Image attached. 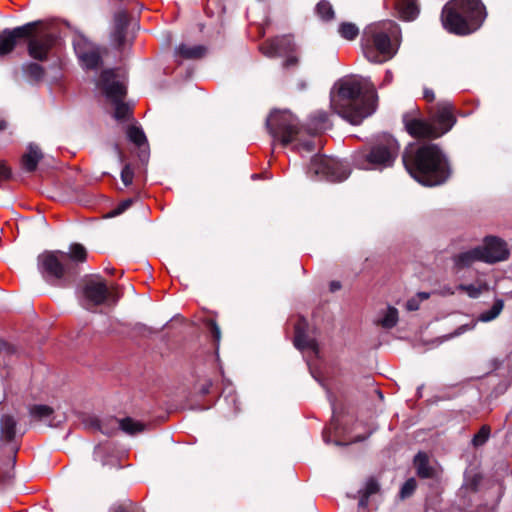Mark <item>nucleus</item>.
<instances>
[{"label":"nucleus","mask_w":512,"mask_h":512,"mask_svg":"<svg viewBox=\"0 0 512 512\" xmlns=\"http://www.w3.org/2000/svg\"><path fill=\"white\" fill-rule=\"evenodd\" d=\"M82 292L87 305L92 307L101 306L112 297L107 283L99 274L90 275L84 279Z\"/></svg>","instance_id":"11"},{"label":"nucleus","mask_w":512,"mask_h":512,"mask_svg":"<svg viewBox=\"0 0 512 512\" xmlns=\"http://www.w3.org/2000/svg\"><path fill=\"white\" fill-rule=\"evenodd\" d=\"M69 258L63 251H44L37 258L38 270L49 283L60 286H71L77 279V271L68 263Z\"/></svg>","instance_id":"8"},{"label":"nucleus","mask_w":512,"mask_h":512,"mask_svg":"<svg viewBox=\"0 0 512 512\" xmlns=\"http://www.w3.org/2000/svg\"><path fill=\"white\" fill-rule=\"evenodd\" d=\"M338 32L342 38L352 41L358 37L359 28L352 22H342L339 25Z\"/></svg>","instance_id":"35"},{"label":"nucleus","mask_w":512,"mask_h":512,"mask_svg":"<svg viewBox=\"0 0 512 512\" xmlns=\"http://www.w3.org/2000/svg\"><path fill=\"white\" fill-rule=\"evenodd\" d=\"M402 162L410 176L424 186L442 185L452 175L450 162L437 144L407 147Z\"/></svg>","instance_id":"1"},{"label":"nucleus","mask_w":512,"mask_h":512,"mask_svg":"<svg viewBox=\"0 0 512 512\" xmlns=\"http://www.w3.org/2000/svg\"><path fill=\"white\" fill-rule=\"evenodd\" d=\"M413 467L421 479H432L436 476L435 468L430 464L428 453L419 451L413 458Z\"/></svg>","instance_id":"20"},{"label":"nucleus","mask_w":512,"mask_h":512,"mask_svg":"<svg viewBox=\"0 0 512 512\" xmlns=\"http://www.w3.org/2000/svg\"><path fill=\"white\" fill-rule=\"evenodd\" d=\"M28 54L31 58L37 61H45L48 58L50 50L53 48L55 43V36L47 34L41 39H35L33 35L28 38Z\"/></svg>","instance_id":"16"},{"label":"nucleus","mask_w":512,"mask_h":512,"mask_svg":"<svg viewBox=\"0 0 512 512\" xmlns=\"http://www.w3.org/2000/svg\"><path fill=\"white\" fill-rule=\"evenodd\" d=\"M114 512H130L129 509L124 505H118L114 508Z\"/></svg>","instance_id":"54"},{"label":"nucleus","mask_w":512,"mask_h":512,"mask_svg":"<svg viewBox=\"0 0 512 512\" xmlns=\"http://www.w3.org/2000/svg\"><path fill=\"white\" fill-rule=\"evenodd\" d=\"M6 350L8 353H13L14 349L5 341L0 340V352Z\"/></svg>","instance_id":"51"},{"label":"nucleus","mask_w":512,"mask_h":512,"mask_svg":"<svg viewBox=\"0 0 512 512\" xmlns=\"http://www.w3.org/2000/svg\"><path fill=\"white\" fill-rule=\"evenodd\" d=\"M317 16L324 22H330L335 18V11L331 3L327 0H321L315 7Z\"/></svg>","instance_id":"31"},{"label":"nucleus","mask_w":512,"mask_h":512,"mask_svg":"<svg viewBox=\"0 0 512 512\" xmlns=\"http://www.w3.org/2000/svg\"><path fill=\"white\" fill-rule=\"evenodd\" d=\"M15 459L16 457L14 455L13 458L10 460L12 462L11 469L0 472V490L12 483V480L14 478L13 466L15 464Z\"/></svg>","instance_id":"40"},{"label":"nucleus","mask_w":512,"mask_h":512,"mask_svg":"<svg viewBox=\"0 0 512 512\" xmlns=\"http://www.w3.org/2000/svg\"><path fill=\"white\" fill-rule=\"evenodd\" d=\"M416 297L420 300V303L424 300L429 299L430 293L428 292H419L416 294Z\"/></svg>","instance_id":"53"},{"label":"nucleus","mask_w":512,"mask_h":512,"mask_svg":"<svg viewBox=\"0 0 512 512\" xmlns=\"http://www.w3.org/2000/svg\"><path fill=\"white\" fill-rule=\"evenodd\" d=\"M146 156H147V155H146L144 152H141V154L139 155V158H140L142 161H144V159H145V157H146Z\"/></svg>","instance_id":"61"},{"label":"nucleus","mask_w":512,"mask_h":512,"mask_svg":"<svg viewBox=\"0 0 512 512\" xmlns=\"http://www.w3.org/2000/svg\"><path fill=\"white\" fill-rule=\"evenodd\" d=\"M210 337L212 339L215 351L218 352L219 344L221 340V329L217 324L216 320L213 318H207L203 321Z\"/></svg>","instance_id":"33"},{"label":"nucleus","mask_w":512,"mask_h":512,"mask_svg":"<svg viewBox=\"0 0 512 512\" xmlns=\"http://www.w3.org/2000/svg\"><path fill=\"white\" fill-rule=\"evenodd\" d=\"M487 16L481 0H450L442 8L443 28L454 35L466 36L477 31Z\"/></svg>","instance_id":"3"},{"label":"nucleus","mask_w":512,"mask_h":512,"mask_svg":"<svg viewBox=\"0 0 512 512\" xmlns=\"http://www.w3.org/2000/svg\"><path fill=\"white\" fill-rule=\"evenodd\" d=\"M22 73L30 84L37 85L43 81L46 70L38 63L28 62L22 65Z\"/></svg>","instance_id":"24"},{"label":"nucleus","mask_w":512,"mask_h":512,"mask_svg":"<svg viewBox=\"0 0 512 512\" xmlns=\"http://www.w3.org/2000/svg\"><path fill=\"white\" fill-rule=\"evenodd\" d=\"M334 443H335V445H338V446H340V445H345L344 443H341V442H339V441H335Z\"/></svg>","instance_id":"64"},{"label":"nucleus","mask_w":512,"mask_h":512,"mask_svg":"<svg viewBox=\"0 0 512 512\" xmlns=\"http://www.w3.org/2000/svg\"><path fill=\"white\" fill-rule=\"evenodd\" d=\"M459 291L467 293L470 298H478L482 293V288L474 284H459L457 286Z\"/></svg>","instance_id":"41"},{"label":"nucleus","mask_w":512,"mask_h":512,"mask_svg":"<svg viewBox=\"0 0 512 512\" xmlns=\"http://www.w3.org/2000/svg\"><path fill=\"white\" fill-rule=\"evenodd\" d=\"M260 51L269 58H283L285 70H295L300 64V48L292 35H281L267 39L260 45Z\"/></svg>","instance_id":"9"},{"label":"nucleus","mask_w":512,"mask_h":512,"mask_svg":"<svg viewBox=\"0 0 512 512\" xmlns=\"http://www.w3.org/2000/svg\"><path fill=\"white\" fill-rule=\"evenodd\" d=\"M212 386V382L210 380H207L200 388V393L202 395H207L210 393V388Z\"/></svg>","instance_id":"50"},{"label":"nucleus","mask_w":512,"mask_h":512,"mask_svg":"<svg viewBox=\"0 0 512 512\" xmlns=\"http://www.w3.org/2000/svg\"><path fill=\"white\" fill-rule=\"evenodd\" d=\"M387 2L391 3L398 17L403 21H413L420 13L417 0H387Z\"/></svg>","instance_id":"18"},{"label":"nucleus","mask_w":512,"mask_h":512,"mask_svg":"<svg viewBox=\"0 0 512 512\" xmlns=\"http://www.w3.org/2000/svg\"><path fill=\"white\" fill-rule=\"evenodd\" d=\"M133 330L138 333V334H142V335H146V334H152L154 333V330L151 328V327H148L147 325L143 324V323H137L135 324Z\"/></svg>","instance_id":"44"},{"label":"nucleus","mask_w":512,"mask_h":512,"mask_svg":"<svg viewBox=\"0 0 512 512\" xmlns=\"http://www.w3.org/2000/svg\"><path fill=\"white\" fill-rule=\"evenodd\" d=\"M503 308L504 301L502 299H496L489 310L484 311L479 315L478 320L481 322H490L500 315Z\"/></svg>","instance_id":"34"},{"label":"nucleus","mask_w":512,"mask_h":512,"mask_svg":"<svg viewBox=\"0 0 512 512\" xmlns=\"http://www.w3.org/2000/svg\"><path fill=\"white\" fill-rule=\"evenodd\" d=\"M398 32L399 27L393 21L367 26L361 38V47L367 60L372 63L390 60L397 52V47L392 43V37Z\"/></svg>","instance_id":"5"},{"label":"nucleus","mask_w":512,"mask_h":512,"mask_svg":"<svg viewBox=\"0 0 512 512\" xmlns=\"http://www.w3.org/2000/svg\"><path fill=\"white\" fill-rule=\"evenodd\" d=\"M329 288L331 292H335L341 288V283L339 281H332Z\"/></svg>","instance_id":"52"},{"label":"nucleus","mask_w":512,"mask_h":512,"mask_svg":"<svg viewBox=\"0 0 512 512\" xmlns=\"http://www.w3.org/2000/svg\"><path fill=\"white\" fill-rule=\"evenodd\" d=\"M108 272H109L110 274H114V273H115V269H114V268H111L110 270H108Z\"/></svg>","instance_id":"62"},{"label":"nucleus","mask_w":512,"mask_h":512,"mask_svg":"<svg viewBox=\"0 0 512 512\" xmlns=\"http://www.w3.org/2000/svg\"><path fill=\"white\" fill-rule=\"evenodd\" d=\"M380 490V485L378 481L374 477H370L364 489L359 490L360 498H359V507L365 508L369 503L370 496L378 493Z\"/></svg>","instance_id":"28"},{"label":"nucleus","mask_w":512,"mask_h":512,"mask_svg":"<svg viewBox=\"0 0 512 512\" xmlns=\"http://www.w3.org/2000/svg\"><path fill=\"white\" fill-rule=\"evenodd\" d=\"M400 150L398 141L391 135L378 137L367 148L354 156L355 165L363 170L382 171L393 167Z\"/></svg>","instance_id":"6"},{"label":"nucleus","mask_w":512,"mask_h":512,"mask_svg":"<svg viewBox=\"0 0 512 512\" xmlns=\"http://www.w3.org/2000/svg\"><path fill=\"white\" fill-rule=\"evenodd\" d=\"M8 128V122L5 119H0V131H4Z\"/></svg>","instance_id":"55"},{"label":"nucleus","mask_w":512,"mask_h":512,"mask_svg":"<svg viewBox=\"0 0 512 512\" xmlns=\"http://www.w3.org/2000/svg\"><path fill=\"white\" fill-rule=\"evenodd\" d=\"M481 480H482V477L480 475H478V474L474 475L472 477V479L470 480L469 488L472 491L477 492L478 488H479V485L481 483Z\"/></svg>","instance_id":"48"},{"label":"nucleus","mask_w":512,"mask_h":512,"mask_svg":"<svg viewBox=\"0 0 512 512\" xmlns=\"http://www.w3.org/2000/svg\"><path fill=\"white\" fill-rule=\"evenodd\" d=\"M452 260L455 268L462 270L471 267L475 262H483V257L480 249L476 246L470 250L454 255Z\"/></svg>","instance_id":"21"},{"label":"nucleus","mask_w":512,"mask_h":512,"mask_svg":"<svg viewBox=\"0 0 512 512\" xmlns=\"http://www.w3.org/2000/svg\"><path fill=\"white\" fill-rule=\"evenodd\" d=\"M307 329V320L304 317H300L294 327V346L298 350L303 351L306 349H310L317 354L319 351L318 343L314 338L308 336Z\"/></svg>","instance_id":"17"},{"label":"nucleus","mask_w":512,"mask_h":512,"mask_svg":"<svg viewBox=\"0 0 512 512\" xmlns=\"http://www.w3.org/2000/svg\"><path fill=\"white\" fill-rule=\"evenodd\" d=\"M297 87L299 90H305L307 88V83L305 81H299L297 83Z\"/></svg>","instance_id":"56"},{"label":"nucleus","mask_w":512,"mask_h":512,"mask_svg":"<svg viewBox=\"0 0 512 512\" xmlns=\"http://www.w3.org/2000/svg\"><path fill=\"white\" fill-rule=\"evenodd\" d=\"M423 97L428 102H433L435 100V94L432 89L425 88L423 92Z\"/></svg>","instance_id":"49"},{"label":"nucleus","mask_w":512,"mask_h":512,"mask_svg":"<svg viewBox=\"0 0 512 512\" xmlns=\"http://www.w3.org/2000/svg\"><path fill=\"white\" fill-rule=\"evenodd\" d=\"M85 424L90 428L99 430L104 434H108V431L103 428L101 421L97 417H89L85 421Z\"/></svg>","instance_id":"43"},{"label":"nucleus","mask_w":512,"mask_h":512,"mask_svg":"<svg viewBox=\"0 0 512 512\" xmlns=\"http://www.w3.org/2000/svg\"><path fill=\"white\" fill-rule=\"evenodd\" d=\"M115 148L117 150V153H118V156H119V160L121 162H123L124 161V154H123V152L121 151V149L117 145L115 146Z\"/></svg>","instance_id":"57"},{"label":"nucleus","mask_w":512,"mask_h":512,"mask_svg":"<svg viewBox=\"0 0 512 512\" xmlns=\"http://www.w3.org/2000/svg\"><path fill=\"white\" fill-rule=\"evenodd\" d=\"M11 175V169L5 163L0 162V180H9Z\"/></svg>","instance_id":"45"},{"label":"nucleus","mask_w":512,"mask_h":512,"mask_svg":"<svg viewBox=\"0 0 512 512\" xmlns=\"http://www.w3.org/2000/svg\"><path fill=\"white\" fill-rule=\"evenodd\" d=\"M116 78L117 74L115 69H104L97 81V86L111 102H119V100H123L127 94L125 85Z\"/></svg>","instance_id":"14"},{"label":"nucleus","mask_w":512,"mask_h":512,"mask_svg":"<svg viewBox=\"0 0 512 512\" xmlns=\"http://www.w3.org/2000/svg\"><path fill=\"white\" fill-rule=\"evenodd\" d=\"M80 59L84 66L89 70H95L103 64L102 55L98 48L83 52Z\"/></svg>","instance_id":"27"},{"label":"nucleus","mask_w":512,"mask_h":512,"mask_svg":"<svg viewBox=\"0 0 512 512\" xmlns=\"http://www.w3.org/2000/svg\"><path fill=\"white\" fill-rule=\"evenodd\" d=\"M266 127L273 139L279 140L283 146L296 142L294 148L298 151L313 152L315 150L314 141L301 140L302 127L298 118L289 111L271 112L266 120Z\"/></svg>","instance_id":"7"},{"label":"nucleus","mask_w":512,"mask_h":512,"mask_svg":"<svg viewBox=\"0 0 512 512\" xmlns=\"http://www.w3.org/2000/svg\"><path fill=\"white\" fill-rule=\"evenodd\" d=\"M63 255L69 258V265L73 266L74 270L77 271V276H79V264L87 260L86 248L80 243H73L70 245L68 252L63 251Z\"/></svg>","instance_id":"22"},{"label":"nucleus","mask_w":512,"mask_h":512,"mask_svg":"<svg viewBox=\"0 0 512 512\" xmlns=\"http://www.w3.org/2000/svg\"><path fill=\"white\" fill-rule=\"evenodd\" d=\"M323 439L326 443H329L330 440H329V435H328V432L326 430L323 431Z\"/></svg>","instance_id":"59"},{"label":"nucleus","mask_w":512,"mask_h":512,"mask_svg":"<svg viewBox=\"0 0 512 512\" xmlns=\"http://www.w3.org/2000/svg\"><path fill=\"white\" fill-rule=\"evenodd\" d=\"M307 174L311 179L341 182L348 178L350 169L334 158L316 155L311 159Z\"/></svg>","instance_id":"10"},{"label":"nucleus","mask_w":512,"mask_h":512,"mask_svg":"<svg viewBox=\"0 0 512 512\" xmlns=\"http://www.w3.org/2000/svg\"><path fill=\"white\" fill-rule=\"evenodd\" d=\"M455 108L449 101L437 103L434 112L429 119L404 117L406 131L415 139H438L456 124Z\"/></svg>","instance_id":"4"},{"label":"nucleus","mask_w":512,"mask_h":512,"mask_svg":"<svg viewBox=\"0 0 512 512\" xmlns=\"http://www.w3.org/2000/svg\"><path fill=\"white\" fill-rule=\"evenodd\" d=\"M332 410H333V414H335L336 413V407H335V405L333 403H332Z\"/></svg>","instance_id":"63"},{"label":"nucleus","mask_w":512,"mask_h":512,"mask_svg":"<svg viewBox=\"0 0 512 512\" xmlns=\"http://www.w3.org/2000/svg\"><path fill=\"white\" fill-rule=\"evenodd\" d=\"M133 203L132 199H126L122 201L115 209V214H121L126 211Z\"/></svg>","instance_id":"47"},{"label":"nucleus","mask_w":512,"mask_h":512,"mask_svg":"<svg viewBox=\"0 0 512 512\" xmlns=\"http://www.w3.org/2000/svg\"><path fill=\"white\" fill-rule=\"evenodd\" d=\"M478 249L482 253L483 262L488 264L505 261L510 254L507 243L494 235L484 237L483 244Z\"/></svg>","instance_id":"13"},{"label":"nucleus","mask_w":512,"mask_h":512,"mask_svg":"<svg viewBox=\"0 0 512 512\" xmlns=\"http://www.w3.org/2000/svg\"><path fill=\"white\" fill-rule=\"evenodd\" d=\"M417 488V481L415 478H409L407 479L404 484L401 486L399 497L400 499L404 500L407 498H410L416 491Z\"/></svg>","instance_id":"38"},{"label":"nucleus","mask_w":512,"mask_h":512,"mask_svg":"<svg viewBox=\"0 0 512 512\" xmlns=\"http://www.w3.org/2000/svg\"><path fill=\"white\" fill-rule=\"evenodd\" d=\"M332 123L327 112L319 110L312 113L306 125V131L309 135H318L331 129Z\"/></svg>","instance_id":"19"},{"label":"nucleus","mask_w":512,"mask_h":512,"mask_svg":"<svg viewBox=\"0 0 512 512\" xmlns=\"http://www.w3.org/2000/svg\"><path fill=\"white\" fill-rule=\"evenodd\" d=\"M398 323V310L389 306L384 317L378 322L385 329H392Z\"/></svg>","instance_id":"36"},{"label":"nucleus","mask_w":512,"mask_h":512,"mask_svg":"<svg viewBox=\"0 0 512 512\" xmlns=\"http://www.w3.org/2000/svg\"><path fill=\"white\" fill-rule=\"evenodd\" d=\"M377 98L373 86L364 89L360 81L344 79L338 83L337 95L331 98V107L343 119L358 125L374 113Z\"/></svg>","instance_id":"2"},{"label":"nucleus","mask_w":512,"mask_h":512,"mask_svg":"<svg viewBox=\"0 0 512 512\" xmlns=\"http://www.w3.org/2000/svg\"><path fill=\"white\" fill-rule=\"evenodd\" d=\"M126 134L129 141L135 146L141 148L142 146L147 145V138L141 127L130 125L127 128Z\"/></svg>","instance_id":"30"},{"label":"nucleus","mask_w":512,"mask_h":512,"mask_svg":"<svg viewBox=\"0 0 512 512\" xmlns=\"http://www.w3.org/2000/svg\"><path fill=\"white\" fill-rule=\"evenodd\" d=\"M38 25L39 22H29L13 29L5 28L0 32V56L10 54L15 49L18 40L34 35Z\"/></svg>","instance_id":"12"},{"label":"nucleus","mask_w":512,"mask_h":512,"mask_svg":"<svg viewBox=\"0 0 512 512\" xmlns=\"http://www.w3.org/2000/svg\"><path fill=\"white\" fill-rule=\"evenodd\" d=\"M115 421L118 423L119 428L128 435H135L145 429V425L143 423L136 421L131 417L115 419Z\"/></svg>","instance_id":"29"},{"label":"nucleus","mask_w":512,"mask_h":512,"mask_svg":"<svg viewBox=\"0 0 512 512\" xmlns=\"http://www.w3.org/2000/svg\"><path fill=\"white\" fill-rule=\"evenodd\" d=\"M490 427L488 425H483L479 431L474 435L472 439V443L475 447L482 446L490 436Z\"/></svg>","instance_id":"39"},{"label":"nucleus","mask_w":512,"mask_h":512,"mask_svg":"<svg viewBox=\"0 0 512 512\" xmlns=\"http://www.w3.org/2000/svg\"><path fill=\"white\" fill-rule=\"evenodd\" d=\"M115 105L114 117L117 120H126L130 117L132 111L130 106L123 100L112 102Z\"/></svg>","instance_id":"37"},{"label":"nucleus","mask_w":512,"mask_h":512,"mask_svg":"<svg viewBox=\"0 0 512 512\" xmlns=\"http://www.w3.org/2000/svg\"><path fill=\"white\" fill-rule=\"evenodd\" d=\"M207 48L204 45L188 46L186 44H180L175 54L183 59H201L206 55Z\"/></svg>","instance_id":"25"},{"label":"nucleus","mask_w":512,"mask_h":512,"mask_svg":"<svg viewBox=\"0 0 512 512\" xmlns=\"http://www.w3.org/2000/svg\"><path fill=\"white\" fill-rule=\"evenodd\" d=\"M129 24L127 11L121 10L114 14L111 41L119 52H122L125 48Z\"/></svg>","instance_id":"15"},{"label":"nucleus","mask_w":512,"mask_h":512,"mask_svg":"<svg viewBox=\"0 0 512 512\" xmlns=\"http://www.w3.org/2000/svg\"><path fill=\"white\" fill-rule=\"evenodd\" d=\"M134 178V171L129 163H126L121 171V180L127 187L132 184Z\"/></svg>","instance_id":"42"},{"label":"nucleus","mask_w":512,"mask_h":512,"mask_svg":"<svg viewBox=\"0 0 512 512\" xmlns=\"http://www.w3.org/2000/svg\"><path fill=\"white\" fill-rule=\"evenodd\" d=\"M42 158L43 154L38 146L30 144L28 147V152L25 153L21 158L22 168L26 172H34Z\"/></svg>","instance_id":"23"},{"label":"nucleus","mask_w":512,"mask_h":512,"mask_svg":"<svg viewBox=\"0 0 512 512\" xmlns=\"http://www.w3.org/2000/svg\"><path fill=\"white\" fill-rule=\"evenodd\" d=\"M391 80H392V73L390 71H387L386 76H385V82H391Z\"/></svg>","instance_id":"58"},{"label":"nucleus","mask_w":512,"mask_h":512,"mask_svg":"<svg viewBox=\"0 0 512 512\" xmlns=\"http://www.w3.org/2000/svg\"><path fill=\"white\" fill-rule=\"evenodd\" d=\"M366 438H367V436H357V437H355L353 442H361V441H364Z\"/></svg>","instance_id":"60"},{"label":"nucleus","mask_w":512,"mask_h":512,"mask_svg":"<svg viewBox=\"0 0 512 512\" xmlns=\"http://www.w3.org/2000/svg\"><path fill=\"white\" fill-rule=\"evenodd\" d=\"M54 413V409L48 405L44 404H35L30 406L29 408V414L30 416L37 420V421H43L51 417Z\"/></svg>","instance_id":"32"},{"label":"nucleus","mask_w":512,"mask_h":512,"mask_svg":"<svg viewBox=\"0 0 512 512\" xmlns=\"http://www.w3.org/2000/svg\"><path fill=\"white\" fill-rule=\"evenodd\" d=\"M16 426L17 421L16 419L9 414H5L0 419V431H1V438L5 442H12L16 435Z\"/></svg>","instance_id":"26"},{"label":"nucleus","mask_w":512,"mask_h":512,"mask_svg":"<svg viewBox=\"0 0 512 512\" xmlns=\"http://www.w3.org/2000/svg\"><path fill=\"white\" fill-rule=\"evenodd\" d=\"M420 307V300L414 296L406 302V309L408 311H417Z\"/></svg>","instance_id":"46"}]
</instances>
